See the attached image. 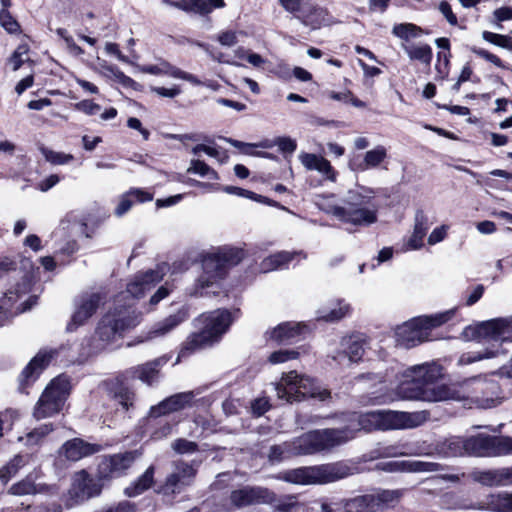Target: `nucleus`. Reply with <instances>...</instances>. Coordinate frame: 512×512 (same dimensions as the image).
<instances>
[{
	"label": "nucleus",
	"instance_id": "obj_50",
	"mask_svg": "<svg viewBox=\"0 0 512 512\" xmlns=\"http://www.w3.org/2000/svg\"><path fill=\"white\" fill-rule=\"evenodd\" d=\"M223 190L226 193H228V194H234V195H237V196H240V197L249 198V199H252V200H255V201H258V202L267 203L269 205L273 204L272 201H270L266 197H263L261 195H257L256 193H254L252 191H249V190H246V189H242V188H239V187L225 186L223 188Z\"/></svg>",
	"mask_w": 512,
	"mask_h": 512
},
{
	"label": "nucleus",
	"instance_id": "obj_47",
	"mask_svg": "<svg viewBox=\"0 0 512 512\" xmlns=\"http://www.w3.org/2000/svg\"><path fill=\"white\" fill-rule=\"evenodd\" d=\"M482 38L493 45L512 51V37L510 36L484 31Z\"/></svg>",
	"mask_w": 512,
	"mask_h": 512
},
{
	"label": "nucleus",
	"instance_id": "obj_59",
	"mask_svg": "<svg viewBox=\"0 0 512 512\" xmlns=\"http://www.w3.org/2000/svg\"><path fill=\"white\" fill-rule=\"evenodd\" d=\"M306 1L307 0H278V3L286 12L294 14L297 17Z\"/></svg>",
	"mask_w": 512,
	"mask_h": 512
},
{
	"label": "nucleus",
	"instance_id": "obj_15",
	"mask_svg": "<svg viewBox=\"0 0 512 512\" xmlns=\"http://www.w3.org/2000/svg\"><path fill=\"white\" fill-rule=\"evenodd\" d=\"M324 432H325V429L310 431V432L298 437L291 443L286 442L281 445L272 446L270 448V451L268 454L269 461L274 463V462L282 461L283 459H285L291 455L314 454V453L321 452L324 450L332 449L333 447H323V448H319V449L315 448V450H313L314 449V447H313L314 441H312V439L309 438V436H311L313 434H317V433H319V434L324 433Z\"/></svg>",
	"mask_w": 512,
	"mask_h": 512
},
{
	"label": "nucleus",
	"instance_id": "obj_39",
	"mask_svg": "<svg viewBox=\"0 0 512 512\" xmlns=\"http://www.w3.org/2000/svg\"><path fill=\"white\" fill-rule=\"evenodd\" d=\"M261 148H272L277 146L281 152H283L284 156L287 157L291 155L297 147L296 141L290 137H277L273 140H263L260 142Z\"/></svg>",
	"mask_w": 512,
	"mask_h": 512
},
{
	"label": "nucleus",
	"instance_id": "obj_21",
	"mask_svg": "<svg viewBox=\"0 0 512 512\" xmlns=\"http://www.w3.org/2000/svg\"><path fill=\"white\" fill-rule=\"evenodd\" d=\"M274 492L265 487H244L231 492V502L238 508L266 504L274 498Z\"/></svg>",
	"mask_w": 512,
	"mask_h": 512
},
{
	"label": "nucleus",
	"instance_id": "obj_2",
	"mask_svg": "<svg viewBox=\"0 0 512 512\" xmlns=\"http://www.w3.org/2000/svg\"><path fill=\"white\" fill-rule=\"evenodd\" d=\"M442 376L437 364H423L406 370L405 380L398 386L397 393L405 400L426 402L455 401L460 398L457 384L434 383Z\"/></svg>",
	"mask_w": 512,
	"mask_h": 512
},
{
	"label": "nucleus",
	"instance_id": "obj_22",
	"mask_svg": "<svg viewBox=\"0 0 512 512\" xmlns=\"http://www.w3.org/2000/svg\"><path fill=\"white\" fill-rule=\"evenodd\" d=\"M470 477L473 481L487 487L512 486V466L487 470H474Z\"/></svg>",
	"mask_w": 512,
	"mask_h": 512
},
{
	"label": "nucleus",
	"instance_id": "obj_60",
	"mask_svg": "<svg viewBox=\"0 0 512 512\" xmlns=\"http://www.w3.org/2000/svg\"><path fill=\"white\" fill-rule=\"evenodd\" d=\"M471 51L474 54L478 55L479 57L493 63L497 67L505 68V65L503 64L502 60L498 56L490 53L489 51L475 46L471 47Z\"/></svg>",
	"mask_w": 512,
	"mask_h": 512
},
{
	"label": "nucleus",
	"instance_id": "obj_12",
	"mask_svg": "<svg viewBox=\"0 0 512 512\" xmlns=\"http://www.w3.org/2000/svg\"><path fill=\"white\" fill-rule=\"evenodd\" d=\"M69 392L70 382L67 376L60 375L54 378L38 399L33 410L34 418L41 420L59 413Z\"/></svg>",
	"mask_w": 512,
	"mask_h": 512
},
{
	"label": "nucleus",
	"instance_id": "obj_43",
	"mask_svg": "<svg viewBox=\"0 0 512 512\" xmlns=\"http://www.w3.org/2000/svg\"><path fill=\"white\" fill-rule=\"evenodd\" d=\"M26 464L23 456L16 455L5 466L0 468V480L7 483L13 476L17 474L19 469Z\"/></svg>",
	"mask_w": 512,
	"mask_h": 512
},
{
	"label": "nucleus",
	"instance_id": "obj_51",
	"mask_svg": "<svg viewBox=\"0 0 512 512\" xmlns=\"http://www.w3.org/2000/svg\"><path fill=\"white\" fill-rule=\"evenodd\" d=\"M227 142H229L232 146L239 149L244 155L248 156H256V157H266V154H262L260 152L256 151V148L260 147V143L258 144H250V143H244L238 140H234L231 138H225Z\"/></svg>",
	"mask_w": 512,
	"mask_h": 512
},
{
	"label": "nucleus",
	"instance_id": "obj_33",
	"mask_svg": "<svg viewBox=\"0 0 512 512\" xmlns=\"http://www.w3.org/2000/svg\"><path fill=\"white\" fill-rule=\"evenodd\" d=\"M173 5L186 12H195L206 15L212 12L214 8H223L224 0H180Z\"/></svg>",
	"mask_w": 512,
	"mask_h": 512
},
{
	"label": "nucleus",
	"instance_id": "obj_35",
	"mask_svg": "<svg viewBox=\"0 0 512 512\" xmlns=\"http://www.w3.org/2000/svg\"><path fill=\"white\" fill-rule=\"evenodd\" d=\"M302 255V252H287L281 251L266 257L260 264V269L263 273L271 272L276 269L287 267V265L294 259V257Z\"/></svg>",
	"mask_w": 512,
	"mask_h": 512
},
{
	"label": "nucleus",
	"instance_id": "obj_14",
	"mask_svg": "<svg viewBox=\"0 0 512 512\" xmlns=\"http://www.w3.org/2000/svg\"><path fill=\"white\" fill-rule=\"evenodd\" d=\"M468 337L496 343L499 347L504 342H512V316L507 318H496L484 321L475 327H468L465 330Z\"/></svg>",
	"mask_w": 512,
	"mask_h": 512
},
{
	"label": "nucleus",
	"instance_id": "obj_20",
	"mask_svg": "<svg viewBox=\"0 0 512 512\" xmlns=\"http://www.w3.org/2000/svg\"><path fill=\"white\" fill-rule=\"evenodd\" d=\"M165 265L159 266L156 270H149L144 274L137 275L133 281L127 285L125 292L117 296L115 302L120 303L128 296L132 298L141 297L146 291L150 290L164 276Z\"/></svg>",
	"mask_w": 512,
	"mask_h": 512
},
{
	"label": "nucleus",
	"instance_id": "obj_56",
	"mask_svg": "<svg viewBox=\"0 0 512 512\" xmlns=\"http://www.w3.org/2000/svg\"><path fill=\"white\" fill-rule=\"evenodd\" d=\"M298 357V352L296 350H279L273 352L270 357L269 361L272 364H279L284 363L288 360L295 359Z\"/></svg>",
	"mask_w": 512,
	"mask_h": 512
},
{
	"label": "nucleus",
	"instance_id": "obj_29",
	"mask_svg": "<svg viewBox=\"0 0 512 512\" xmlns=\"http://www.w3.org/2000/svg\"><path fill=\"white\" fill-rule=\"evenodd\" d=\"M327 16L328 13L326 9L307 0L300 13L297 15V19L305 26L317 29L328 22Z\"/></svg>",
	"mask_w": 512,
	"mask_h": 512
},
{
	"label": "nucleus",
	"instance_id": "obj_25",
	"mask_svg": "<svg viewBox=\"0 0 512 512\" xmlns=\"http://www.w3.org/2000/svg\"><path fill=\"white\" fill-rule=\"evenodd\" d=\"M194 393L192 391L174 394L155 406L149 411L151 417H160L173 412L180 411L192 404Z\"/></svg>",
	"mask_w": 512,
	"mask_h": 512
},
{
	"label": "nucleus",
	"instance_id": "obj_46",
	"mask_svg": "<svg viewBox=\"0 0 512 512\" xmlns=\"http://www.w3.org/2000/svg\"><path fill=\"white\" fill-rule=\"evenodd\" d=\"M499 353L497 349H486L485 351H477V352H467L460 356L459 363L462 365H468L474 363L476 361H480L483 359H489L496 357Z\"/></svg>",
	"mask_w": 512,
	"mask_h": 512
},
{
	"label": "nucleus",
	"instance_id": "obj_40",
	"mask_svg": "<svg viewBox=\"0 0 512 512\" xmlns=\"http://www.w3.org/2000/svg\"><path fill=\"white\" fill-rule=\"evenodd\" d=\"M411 60H418L424 64H430L432 60V49L428 44L403 46Z\"/></svg>",
	"mask_w": 512,
	"mask_h": 512
},
{
	"label": "nucleus",
	"instance_id": "obj_5",
	"mask_svg": "<svg viewBox=\"0 0 512 512\" xmlns=\"http://www.w3.org/2000/svg\"><path fill=\"white\" fill-rule=\"evenodd\" d=\"M243 256V250L234 247H221L203 254L201 260L203 272L197 279L191 294L195 296L215 294L227 269L237 265Z\"/></svg>",
	"mask_w": 512,
	"mask_h": 512
},
{
	"label": "nucleus",
	"instance_id": "obj_37",
	"mask_svg": "<svg viewBox=\"0 0 512 512\" xmlns=\"http://www.w3.org/2000/svg\"><path fill=\"white\" fill-rule=\"evenodd\" d=\"M427 230V218L422 211H418L415 215L414 231L406 244V250H417L421 248Z\"/></svg>",
	"mask_w": 512,
	"mask_h": 512
},
{
	"label": "nucleus",
	"instance_id": "obj_61",
	"mask_svg": "<svg viewBox=\"0 0 512 512\" xmlns=\"http://www.w3.org/2000/svg\"><path fill=\"white\" fill-rule=\"evenodd\" d=\"M471 51L474 54L478 55L479 57L493 63L497 67L505 68V65L503 64L502 60L498 56L490 53L489 51L475 46L471 47Z\"/></svg>",
	"mask_w": 512,
	"mask_h": 512
},
{
	"label": "nucleus",
	"instance_id": "obj_54",
	"mask_svg": "<svg viewBox=\"0 0 512 512\" xmlns=\"http://www.w3.org/2000/svg\"><path fill=\"white\" fill-rule=\"evenodd\" d=\"M171 447L178 454H191L197 451L198 448L195 442L183 438L175 440Z\"/></svg>",
	"mask_w": 512,
	"mask_h": 512
},
{
	"label": "nucleus",
	"instance_id": "obj_62",
	"mask_svg": "<svg viewBox=\"0 0 512 512\" xmlns=\"http://www.w3.org/2000/svg\"><path fill=\"white\" fill-rule=\"evenodd\" d=\"M193 166L188 168L189 173H196L201 177L209 179L215 177V172L205 162H192Z\"/></svg>",
	"mask_w": 512,
	"mask_h": 512
},
{
	"label": "nucleus",
	"instance_id": "obj_10",
	"mask_svg": "<svg viewBox=\"0 0 512 512\" xmlns=\"http://www.w3.org/2000/svg\"><path fill=\"white\" fill-rule=\"evenodd\" d=\"M349 475V468L341 463L299 467L279 473L276 479L297 485L334 482Z\"/></svg>",
	"mask_w": 512,
	"mask_h": 512
},
{
	"label": "nucleus",
	"instance_id": "obj_41",
	"mask_svg": "<svg viewBox=\"0 0 512 512\" xmlns=\"http://www.w3.org/2000/svg\"><path fill=\"white\" fill-rule=\"evenodd\" d=\"M441 451L448 457L461 456L466 453V439L460 437L447 439L442 444Z\"/></svg>",
	"mask_w": 512,
	"mask_h": 512
},
{
	"label": "nucleus",
	"instance_id": "obj_18",
	"mask_svg": "<svg viewBox=\"0 0 512 512\" xmlns=\"http://www.w3.org/2000/svg\"><path fill=\"white\" fill-rule=\"evenodd\" d=\"M195 475L196 469L191 464L183 461L173 462V470L161 486V492L166 495L180 493L192 483Z\"/></svg>",
	"mask_w": 512,
	"mask_h": 512
},
{
	"label": "nucleus",
	"instance_id": "obj_1",
	"mask_svg": "<svg viewBox=\"0 0 512 512\" xmlns=\"http://www.w3.org/2000/svg\"><path fill=\"white\" fill-rule=\"evenodd\" d=\"M430 417L426 410L403 412L394 410H375L363 414L351 413L343 428L325 429L324 433L309 436L313 447H336L355 437L360 430H398L412 429L424 424Z\"/></svg>",
	"mask_w": 512,
	"mask_h": 512
},
{
	"label": "nucleus",
	"instance_id": "obj_31",
	"mask_svg": "<svg viewBox=\"0 0 512 512\" xmlns=\"http://www.w3.org/2000/svg\"><path fill=\"white\" fill-rule=\"evenodd\" d=\"M477 508L493 512H512V492L491 493L479 503Z\"/></svg>",
	"mask_w": 512,
	"mask_h": 512
},
{
	"label": "nucleus",
	"instance_id": "obj_44",
	"mask_svg": "<svg viewBox=\"0 0 512 512\" xmlns=\"http://www.w3.org/2000/svg\"><path fill=\"white\" fill-rule=\"evenodd\" d=\"M392 33L395 36H397L405 41H408L411 38L420 37L423 33V30L415 24L402 23V24L395 25L393 27Z\"/></svg>",
	"mask_w": 512,
	"mask_h": 512
},
{
	"label": "nucleus",
	"instance_id": "obj_24",
	"mask_svg": "<svg viewBox=\"0 0 512 512\" xmlns=\"http://www.w3.org/2000/svg\"><path fill=\"white\" fill-rule=\"evenodd\" d=\"M135 460L133 452L124 454H115L104 458L98 466V474L101 479L113 478L120 476L128 469Z\"/></svg>",
	"mask_w": 512,
	"mask_h": 512
},
{
	"label": "nucleus",
	"instance_id": "obj_48",
	"mask_svg": "<svg viewBox=\"0 0 512 512\" xmlns=\"http://www.w3.org/2000/svg\"><path fill=\"white\" fill-rule=\"evenodd\" d=\"M164 74L173 78L186 80L195 86L202 85V82L195 75L185 72L167 63L164 64Z\"/></svg>",
	"mask_w": 512,
	"mask_h": 512
},
{
	"label": "nucleus",
	"instance_id": "obj_64",
	"mask_svg": "<svg viewBox=\"0 0 512 512\" xmlns=\"http://www.w3.org/2000/svg\"><path fill=\"white\" fill-rule=\"evenodd\" d=\"M104 68L117 81H119L121 84H123L125 86H128L133 82V80L129 76H126L122 71H120L118 69V67H116L114 65H107V66H104Z\"/></svg>",
	"mask_w": 512,
	"mask_h": 512
},
{
	"label": "nucleus",
	"instance_id": "obj_63",
	"mask_svg": "<svg viewBox=\"0 0 512 512\" xmlns=\"http://www.w3.org/2000/svg\"><path fill=\"white\" fill-rule=\"evenodd\" d=\"M76 109L86 115H95L101 110V106L91 100H82L76 104Z\"/></svg>",
	"mask_w": 512,
	"mask_h": 512
},
{
	"label": "nucleus",
	"instance_id": "obj_42",
	"mask_svg": "<svg viewBox=\"0 0 512 512\" xmlns=\"http://www.w3.org/2000/svg\"><path fill=\"white\" fill-rule=\"evenodd\" d=\"M40 491V487L34 483L30 476L13 484L9 489V492L16 496L32 495Z\"/></svg>",
	"mask_w": 512,
	"mask_h": 512
},
{
	"label": "nucleus",
	"instance_id": "obj_3",
	"mask_svg": "<svg viewBox=\"0 0 512 512\" xmlns=\"http://www.w3.org/2000/svg\"><path fill=\"white\" fill-rule=\"evenodd\" d=\"M319 209L332 214L338 220L355 226H368L377 221L378 206L370 194L359 190H350L342 201L335 203L334 195H321L316 201Z\"/></svg>",
	"mask_w": 512,
	"mask_h": 512
},
{
	"label": "nucleus",
	"instance_id": "obj_34",
	"mask_svg": "<svg viewBox=\"0 0 512 512\" xmlns=\"http://www.w3.org/2000/svg\"><path fill=\"white\" fill-rule=\"evenodd\" d=\"M274 499L266 504L272 507L274 512H307L308 508L304 503L298 501L296 495H283L278 497L274 493Z\"/></svg>",
	"mask_w": 512,
	"mask_h": 512
},
{
	"label": "nucleus",
	"instance_id": "obj_57",
	"mask_svg": "<svg viewBox=\"0 0 512 512\" xmlns=\"http://www.w3.org/2000/svg\"><path fill=\"white\" fill-rule=\"evenodd\" d=\"M0 24L9 33H16L20 26L18 22L7 11H0Z\"/></svg>",
	"mask_w": 512,
	"mask_h": 512
},
{
	"label": "nucleus",
	"instance_id": "obj_9",
	"mask_svg": "<svg viewBox=\"0 0 512 512\" xmlns=\"http://www.w3.org/2000/svg\"><path fill=\"white\" fill-rule=\"evenodd\" d=\"M491 375H479L457 384L460 398L456 401H470L482 408H490L500 403L501 389Z\"/></svg>",
	"mask_w": 512,
	"mask_h": 512
},
{
	"label": "nucleus",
	"instance_id": "obj_17",
	"mask_svg": "<svg viewBox=\"0 0 512 512\" xmlns=\"http://www.w3.org/2000/svg\"><path fill=\"white\" fill-rule=\"evenodd\" d=\"M103 299L104 296L98 292L85 293L79 296L75 300V310L71 322L67 325V330L73 331L85 324L95 314Z\"/></svg>",
	"mask_w": 512,
	"mask_h": 512
},
{
	"label": "nucleus",
	"instance_id": "obj_38",
	"mask_svg": "<svg viewBox=\"0 0 512 512\" xmlns=\"http://www.w3.org/2000/svg\"><path fill=\"white\" fill-rule=\"evenodd\" d=\"M154 471V467L149 466L135 482L125 488V495L128 497H136L148 490L154 483Z\"/></svg>",
	"mask_w": 512,
	"mask_h": 512
},
{
	"label": "nucleus",
	"instance_id": "obj_16",
	"mask_svg": "<svg viewBox=\"0 0 512 512\" xmlns=\"http://www.w3.org/2000/svg\"><path fill=\"white\" fill-rule=\"evenodd\" d=\"M401 494L397 490H383L377 494L358 496L345 501V507L361 511L376 512L398 502Z\"/></svg>",
	"mask_w": 512,
	"mask_h": 512
},
{
	"label": "nucleus",
	"instance_id": "obj_55",
	"mask_svg": "<svg viewBox=\"0 0 512 512\" xmlns=\"http://www.w3.org/2000/svg\"><path fill=\"white\" fill-rule=\"evenodd\" d=\"M114 397L125 410H128L133 405L134 393L127 388L121 387L115 392Z\"/></svg>",
	"mask_w": 512,
	"mask_h": 512
},
{
	"label": "nucleus",
	"instance_id": "obj_36",
	"mask_svg": "<svg viewBox=\"0 0 512 512\" xmlns=\"http://www.w3.org/2000/svg\"><path fill=\"white\" fill-rule=\"evenodd\" d=\"M153 199V195L143 191L141 189H131L126 194L122 195L118 206L115 209V213L118 216L125 214L135 202H147Z\"/></svg>",
	"mask_w": 512,
	"mask_h": 512
},
{
	"label": "nucleus",
	"instance_id": "obj_49",
	"mask_svg": "<svg viewBox=\"0 0 512 512\" xmlns=\"http://www.w3.org/2000/svg\"><path fill=\"white\" fill-rule=\"evenodd\" d=\"M53 430L51 424H43L25 436V444L28 446H34L41 442V440L47 436Z\"/></svg>",
	"mask_w": 512,
	"mask_h": 512
},
{
	"label": "nucleus",
	"instance_id": "obj_53",
	"mask_svg": "<svg viewBox=\"0 0 512 512\" xmlns=\"http://www.w3.org/2000/svg\"><path fill=\"white\" fill-rule=\"evenodd\" d=\"M28 59L27 45H20L9 58V64L12 66L13 71H17Z\"/></svg>",
	"mask_w": 512,
	"mask_h": 512
},
{
	"label": "nucleus",
	"instance_id": "obj_19",
	"mask_svg": "<svg viewBox=\"0 0 512 512\" xmlns=\"http://www.w3.org/2000/svg\"><path fill=\"white\" fill-rule=\"evenodd\" d=\"M364 344V339L358 334L342 337L333 360L344 367L358 362L364 354Z\"/></svg>",
	"mask_w": 512,
	"mask_h": 512
},
{
	"label": "nucleus",
	"instance_id": "obj_26",
	"mask_svg": "<svg viewBox=\"0 0 512 512\" xmlns=\"http://www.w3.org/2000/svg\"><path fill=\"white\" fill-rule=\"evenodd\" d=\"M51 359V353L40 352L28 363L19 377L21 391H24L26 386L33 383L38 378Z\"/></svg>",
	"mask_w": 512,
	"mask_h": 512
},
{
	"label": "nucleus",
	"instance_id": "obj_4",
	"mask_svg": "<svg viewBox=\"0 0 512 512\" xmlns=\"http://www.w3.org/2000/svg\"><path fill=\"white\" fill-rule=\"evenodd\" d=\"M33 263L28 258H22L20 261L4 256L0 257V279L5 277L19 276L20 282H17L13 288H10L0 300V314L9 313L10 315L25 312L31 309L37 303V296H30L28 300L15 307L13 305L23 295H26L32 284Z\"/></svg>",
	"mask_w": 512,
	"mask_h": 512
},
{
	"label": "nucleus",
	"instance_id": "obj_30",
	"mask_svg": "<svg viewBox=\"0 0 512 512\" xmlns=\"http://www.w3.org/2000/svg\"><path fill=\"white\" fill-rule=\"evenodd\" d=\"M99 451L100 445L86 443L77 438L67 441L61 449V453L71 461H78L83 457L90 456Z\"/></svg>",
	"mask_w": 512,
	"mask_h": 512
},
{
	"label": "nucleus",
	"instance_id": "obj_13",
	"mask_svg": "<svg viewBox=\"0 0 512 512\" xmlns=\"http://www.w3.org/2000/svg\"><path fill=\"white\" fill-rule=\"evenodd\" d=\"M466 453L481 457L512 455V437L480 434L466 439Z\"/></svg>",
	"mask_w": 512,
	"mask_h": 512
},
{
	"label": "nucleus",
	"instance_id": "obj_28",
	"mask_svg": "<svg viewBox=\"0 0 512 512\" xmlns=\"http://www.w3.org/2000/svg\"><path fill=\"white\" fill-rule=\"evenodd\" d=\"M167 358L159 357L142 365L132 367L128 373L132 378H138L147 385L157 381L160 368L165 365Z\"/></svg>",
	"mask_w": 512,
	"mask_h": 512
},
{
	"label": "nucleus",
	"instance_id": "obj_6",
	"mask_svg": "<svg viewBox=\"0 0 512 512\" xmlns=\"http://www.w3.org/2000/svg\"><path fill=\"white\" fill-rule=\"evenodd\" d=\"M200 321L203 323L202 330L188 337L176 363L179 362L181 357L218 341L232 323V317L228 310H216L202 315Z\"/></svg>",
	"mask_w": 512,
	"mask_h": 512
},
{
	"label": "nucleus",
	"instance_id": "obj_58",
	"mask_svg": "<svg viewBox=\"0 0 512 512\" xmlns=\"http://www.w3.org/2000/svg\"><path fill=\"white\" fill-rule=\"evenodd\" d=\"M192 154L195 157H201L202 154L210 158H219L220 154L216 147L206 144H197L192 148Z\"/></svg>",
	"mask_w": 512,
	"mask_h": 512
},
{
	"label": "nucleus",
	"instance_id": "obj_7",
	"mask_svg": "<svg viewBox=\"0 0 512 512\" xmlns=\"http://www.w3.org/2000/svg\"><path fill=\"white\" fill-rule=\"evenodd\" d=\"M454 315L453 310L415 317L395 329L398 345L411 348L428 340L430 331L448 322Z\"/></svg>",
	"mask_w": 512,
	"mask_h": 512
},
{
	"label": "nucleus",
	"instance_id": "obj_32",
	"mask_svg": "<svg viewBox=\"0 0 512 512\" xmlns=\"http://www.w3.org/2000/svg\"><path fill=\"white\" fill-rule=\"evenodd\" d=\"M187 319L185 310H179L177 313L169 315L162 321L157 322L148 332V339L163 337L170 333L180 323Z\"/></svg>",
	"mask_w": 512,
	"mask_h": 512
},
{
	"label": "nucleus",
	"instance_id": "obj_45",
	"mask_svg": "<svg viewBox=\"0 0 512 512\" xmlns=\"http://www.w3.org/2000/svg\"><path fill=\"white\" fill-rule=\"evenodd\" d=\"M350 312V306L343 301H338L336 303V307L331 308L329 312H319V319H322L327 322H334L341 320Z\"/></svg>",
	"mask_w": 512,
	"mask_h": 512
},
{
	"label": "nucleus",
	"instance_id": "obj_11",
	"mask_svg": "<svg viewBox=\"0 0 512 512\" xmlns=\"http://www.w3.org/2000/svg\"><path fill=\"white\" fill-rule=\"evenodd\" d=\"M275 390L278 398L290 403L301 401L307 396L319 398L322 401L330 397L328 390L315 387L312 379L299 375L296 371L283 375L281 381L275 386Z\"/></svg>",
	"mask_w": 512,
	"mask_h": 512
},
{
	"label": "nucleus",
	"instance_id": "obj_23",
	"mask_svg": "<svg viewBox=\"0 0 512 512\" xmlns=\"http://www.w3.org/2000/svg\"><path fill=\"white\" fill-rule=\"evenodd\" d=\"M101 489V485L92 479L86 471L82 470L74 475L69 494L75 500V503H79L98 496Z\"/></svg>",
	"mask_w": 512,
	"mask_h": 512
},
{
	"label": "nucleus",
	"instance_id": "obj_52",
	"mask_svg": "<svg viewBox=\"0 0 512 512\" xmlns=\"http://www.w3.org/2000/svg\"><path fill=\"white\" fill-rule=\"evenodd\" d=\"M308 171H317L329 180H334L335 173L330 162H303Z\"/></svg>",
	"mask_w": 512,
	"mask_h": 512
},
{
	"label": "nucleus",
	"instance_id": "obj_8",
	"mask_svg": "<svg viewBox=\"0 0 512 512\" xmlns=\"http://www.w3.org/2000/svg\"><path fill=\"white\" fill-rule=\"evenodd\" d=\"M141 315L128 306H116L113 311L106 313L99 322L95 338L98 343L95 350L103 349L120 336L124 331L135 327L140 323Z\"/></svg>",
	"mask_w": 512,
	"mask_h": 512
},
{
	"label": "nucleus",
	"instance_id": "obj_27",
	"mask_svg": "<svg viewBox=\"0 0 512 512\" xmlns=\"http://www.w3.org/2000/svg\"><path fill=\"white\" fill-rule=\"evenodd\" d=\"M307 332V326L302 323L285 322L269 332L270 339L277 343H292Z\"/></svg>",
	"mask_w": 512,
	"mask_h": 512
}]
</instances>
